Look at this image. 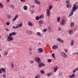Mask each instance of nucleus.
I'll list each match as a JSON object with an SVG mask.
<instances>
[{"label": "nucleus", "instance_id": "obj_28", "mask_svg": "<svg viewBox=\"0 0 78 78\" xmlns=\"http://www.w3.org/2000/svg\"><path fill=\"white\" fill-rule=\"evenodd\" d=\"M23 9L24 10H27L28 9V7L27 5H25L23 7Z\"/></svg>", "mask_w": 78, "mask_h": 78}, {"label": "nucleus", "instance_id": "obj_12", "mask_svg": "<svg viewBox=\"0 0 78 78\" xmlns=\"http://www.w3.org/2000/svg\"><path fill=\"white\" fill-rule=\"evenodd\" d=\"M74 42H75V41L74 40H72L71 41L70 43V45L71 46H73L74 44Z\"/></svg>", "mask_w": 78, "mask_h": 78}, {"label": "nucleus", "instance_id": "obj_18", "mask_svg": "<svg viewBox=\"0 0 78 78\" xmlns=\"http://www.w3.org/2000/svg\"><path fill=\"white\" fill-rule=\"evenodd\" d=\"M45 64L43 63H41L39 65V67H43V66H44Z\"/></svg>", "mask_w": 78, "mask_h": 78}, {"label": "nucleus", "instance_id": "obj_1", "mask_svg": "<svg viewBox=\"0 0 78 78\" xmlns=\"http://www.w3.org/2000/svg\"><path fill=\"white\" fill-rule=\"evenodd\" d=\"M14 40V38L11 36L9 35L7 37V41L8 42H11Z\"/></svg>", "mask_w": 78, "mask_h": 78}, {"label": "nucleus", "instance_id": "obj_46", "mask_svg": "<svg viewBox=\"0 0 78 78\" xmlns=\"http://www.w3.org/2000/svg\"><path fill=\"white\" fill-rule=\"evenodd\" d=\"M48 62H51V60L48 59Z\"/></svg>", "mask_w": 78, "mask_h": 78}, {"label": "nucleus", "instance_id": "obj_9", "mask_svg": "<svg viewBox=\"0 0 78 78\" xmlns=\"http://www.w3.org/2000/svg\"><path fill=\"white\" fill-rule=\"evenodd\" d=\"M46 13L48 16H50V10L47 9Z\"/></svg>", "mask_w": 78, "mask_h": 78}, {"label": "nucleus", "instance_id": "obj_13", "mask_svg": "<svg viewBox=\"0 0 78 78\" xmlns=\"http://www.w3.org/2000/svg\"><path fill=\"white\" fill-rule=\"evenodd\" d=\"M58 48V46L55 45H54L52 47V48H53V50H55V49H57Z\"/></svg>", "mask_w": 78, "mask_h": 78}, {"label": "nucleus", "instance_id": "obj_4", "mask_svg": "<svg viewBox=\"0 0 78 78\" xmlns=\"http://www.w3.org/2000/svg\"><path fill=\"white\" fill-rule=\"evenodd\" d=\"M76 9H76V5H74L72 8V12H74V11H75Z\"/></svg>", "mask_w": 78, "mask_h": 78}, {"label": "nucleus", "instance_id": "obj_7", "mask_svg": "<svg viewBox=\"0 0 78 78\" xmlns=\"http://www.w3.org/2000/svg\"><path fill=\"white\" fill-rule=\"evenodd\" d=\"M66 21H65L64 20H62L61 23V24L62 25H64L66 23Z\"/></svg>", "mask_w": 78, "mask_h": 78}, {"label": "nucleus", "instance_id": "obj_48", "mask_svg": "<svg viewBox=\"0 0 78 78\" xmlns=\"http://www.w3.org/2000/svg\"><path fill=\"white\" fill-rule=\"evenodd\" d=\"M76 72V71L75 69H74L73 71V73H75Z\"/></svg>", "mask_w": 78, "mask_h": 78}, {"label": "nucleus", "instance_id": "obj_2", "mask_svg": "<svg viewBox=\"0 0 78 78\" xmlns=\"http://www.w3.org/2000/svg\"><path fill=\"white\" fill-rule=\"evenodd\" d=\"M34 59L35 61L38 62V64H39L41 63V61L40 60V58L38 57H36L34 58Z\"/></svg>", "mask_w": 78, "mask_h": 78}, {"label": "nucleus", "instance_id": "obj_52", "mask_svg": "<svg viewBox=\"0 0 78 78\" xmlns=\"http://www.w3.org/2000/svg\"><path fill=\"white\" fill-rule=\"evenodd\" d=\"M62 73H59V75L60 76H62Z\"/></svg>", "mask_w": 78, "mask_h": 78}, {"label": "nucleus", "instance_id": "obj_6", "mask_svg": "<svg viewBox=\"0 0 78 78\" xmlns=\"http://www.w3.org/2000/svg\"><path fill=\"white\" fill-rule=\"evenodd\" d=\"M17 34V33L16 32H12L11 33H10L9 34V35L10 36H14V35H16Z\"/></svg>", "mask_w": 78, "mask_h": 78}, {"label": "nucleus", "instance_id": "obj_53", "mask_svg": "<svg viewBox=\"0 0 78 78\" xmlns=\"http://www.w3.org/2000/svg\"><path fill=\"white\" fill-rule=\"evenodd\" d=\"M6 2L7 3H9V0H6Z\"/></svg>", "mask_w": 78, "mask_h": 78}, {"label": "nucleus", "instance_id": "obj_39", "mask_svg": "<svg viewBox=\"0 0 78 78\" xmlns=\"http://www.w3.org/2000/svg\"><path fill=\"white\" fill-rule=\"evenodd\" d=\"M39 17L38 16H37L36 18V19L37 20H39Z\"/></svg>", "mask_w": 78, "mask_h": 78}, {"label": "nucleus", "instance_id": "obj_5", "mask_svg": "<svg viewBox=\"0 0 78 78\" xmlns=\"http://www.w3.org/2000/svg\"><path fill=\"white\" fill-rule=\"evenodd\" d=\"M37 51L39 53H43L44 51L42 48H39L37 50Z\"/></svg>", "mask_w": 78, "mask_h": 78}, {"label": "nucleus", "instance_id": "obj_20", "mask_svg": "<svg viewBox=\"0 0 78 78\" xmlns=\"http://www.w3.org/2000/svg\"><path fill=\"white\" fill-rule=\"evenodd\" d=\"M52 73H46V76H48V77H49V76H51V75H52Z\"/></svg>", "mask_w": 78, "mask_h": 78}, {"label": "nucleus", "instance_id": "obj_41", "mask_svg": "<svg viewBox=\"0 0 78 78\" xmlns=\"http://www.w3.org/2000/svg\"><path fill=\"white\" fill-rule=\"evenodd\" d=\"M5 30L6 31H10V30L9 29L7 28H5Z\"/></svg>", "mask_w": 78, "mask_h": 78}, {"label": "nucleus", "instance_id": "obj_44", "mask_svg": "<svg viewBox=\"0 0 78 78\" xmlns=\"http://www.w3.org/2000/svg\"><path fill=\"white\" fill-rule=\"evenodd\" d=\"M11 67L12 69H13V68H14V65L13 64H11Z\"/></svg>", "mask_w": 78, "mask_h": 78}, {"label": "nucleus", "instance_id": "obj_57", "mask_svg": "<svg viewBox=\"0 0 78 78\" xmlns=\"http://www.w3.org/2000/svg\"><path fill=\"white\" fill-rule=\"evenodd\" d=\"M76 71H77V70H78V68H77L76 69H75Z\"/></svg>", "mask_w": 78, "mask_h": 78}, {"label": "nucleus", "instance_id": "obj_30", "mask_svg": "<svg viewBox=\"0 0 78 78\" xmlns=\"http://www.w3.org/2000/svg\"><path fill=\"white\" fill-rule=\"evenodd\" d=\"M0 8H3V5L1 3H0Z\"/></svg>", "mask_w": 78, "mask_h": 78}, {"label": "nucleus", "instance_id": "obj_43", "mask_svg": "<svg viewBox=\"0 0 78 78\" xmlns=\"http://www.w3.org/2000/svg\"><path fill=\"white\" fill-rule=\"evenodd\" d=\"M7 17L8 19H11V15H7Z\"/></svg>", "mask_w": 78, "mask_h": 78}, {"label": "nucleus", "instance_id": "obj_10", "mask_svg": "<svg viewBox=\"0 0 78 78\" xmlns=\"http://www.w3.org/2000/svg\"><path fill=\"white\" fill-rule=\"evenodd\" d=\"M75 74H73L72 75L69 76V78H75Z\"/></svg>", "mask_w": 78, "mask_h": 78}, {"label": "nucleus", "instance_id": "obj_58", "mask_svg": "<svg viewBox=\"0 0 78 78\" xmlns=\"http://www.w3.org/2000/svg\"><path fill=\"white\" fill-rule=\"evenodd\" d=\"M32 8H34V5H33L31 6Z\"/></svg>", "mask_w": 78, "mask_h": 78}, {"label": "nucleus", "instance_id": "obj_19", "mask_svg": "<svg viewBox=\"0 0 78 78\" xmlns=\"http://www.w3.org/2000/svg\"><path fill=\"white\" fill-rule=\"evenodd\" d=\"M37 34L38 36H40V37H42V35H41V33L39 32H37Z\"/></svg>", "mask_w": 78, "mask_h": 78}, {"label": "nucleus", "instance_id": "obj_42", "mask_svg": "<svg viewBox=\"0 0 78 78\" xmlns=\"http://www.w3.org/2000/svg\"><path fill=\"white\" fill-rule=\"evenodd\" d=\"M52 56L55 59V54L53 53L52 54Z\"/></svg>", "mask_w": 78, "mask_h": 78}, {"label": "nucleus", "instance_id": "obj_45", "mask_svg": "<svg viewBox=\"0 0 78 78\" xmlns=\"http://www.w3.org/2000/svg\"><path fill=\"white\" fill-rule=\"evenodd\" d=\"M39 76L37 75L35 76V78H39Z\"/></svg>", "mask_w": 78, "mask_h": 78}, {"label": "nucleus", "instance_id": "obj_21", "mask_svg": "<svg viewBox=\"0 0 78 78\" xmlns=\"http://www.w3.org/2000/svg\"><path fill=\"white\" fill-rule=\"evenodd\" d=\"M22 23H21L20 24H19L18 25H17V28H18L19 27H20V28L21 27H22Z\"/></svg>", "mask_w": 78, "mask_h": 78}, {"label": "nucleus", "instance_id": "obj_25", "mask_svg": "<svg viewBox=\"0 0 78 78\" xmlns=\"http://www.w3.org/2000/svg\"><path fill=\"white\" fill-rule=\"evenodd\" d=\"M74 12H72V10L71 12L70 13L69 15V17H71V16L73 15Z\"/></svg>", "mask_w": 78, "mask_h": 78}, {"label": "nucleus", "instance_id": "obj_11", "mask_svg": "<svg viewBox=\"0 0 78 78\" xmlns=\"http://www.w3.org/2000/svg\"><path fill=\"white\" fill-rule=\"evenodd\" d=\"M18 15H16L15 17H14L13 19V22H14L16 21V20L17 19V18H18Z\"/></svg>", "mask_w": 78, "mask_h": 78}, {"label": "nucleus", "instance_id": "obj_35", "mask_svg": "<svg viewBox=\"0 0 78 78\" xmlns=\"http://www.w3.org/2000/svg\"><path fill=\"white\" fill-rule=\"evenodd\" d=\"M52 5H51L49 7V10H51V9H52Z\"/></svg>", "mask_w": 78, "mask_h": 78}, {"label": "nucleus", "instance_id": "obj_51", "mask_svg": "<svg viewBox=\"0 0 78 78\" xmlns=\"http://www.w3.org/2000/svg\"><path fill=\"white\" fill-rule=\"evenodd\" d=\"M21 1L22 2H25V0H21Z\"/></svg>", "mask_w": 78, "mask_h": 78}, {"label": "nucleus", "instance_id": "obj_17", "mask_svg": "<svg viewBox=\"0 0 78 78\" xmlns=\"http://www.w3.org/2000/svg\"><path fill=\"white\" fill-rule=\"evenodd\" d=\"M27 33L29 35H31V34H32V32L30 31L29 30H27Z\"/></svg>", "mask_w": 78, "mask_h": 78}, {"label": "nucleus", "instance_id": "obj_62", "mask_svg": "<svg viewBox=\"0 0 78 78\" xmlns=\"http://www.w3.org/2000/svg\"><path fill=\"white\" fill-rule=\"evenodd\" d=\"M76 53H73V55H76Z\"/></svg>", "mask_w": 78, "mask_h": 78}, {"label": "nucleus", "instance_id": "obj_60", "mask_svg": "<svg viewBox=\"0 0 78 78\" xmlns=\"http://www.w3.org/2000/svg\"><path fill=\"white\" fill-rule=\"evenodd\" d=\"M61 28L60 27H59V28H58V30H59V31H61Z\"/></svg>", "mask_w": 78, "mask_h": 78}, {"label": "nucleus", "instance_id": "obj_49", "mask_svg": "<svg viewBox=\"0 0 78 78\" xmlns=\"http://www.w3.org/2000/svg\"><path fill=\"white\" fill-rule=\"evenodd\" d=\"M29 50L30 51H32V48H29Z\"/></svg>", "mask_w": 78, "mask_h": 78}, {"label": "nucleus", "instance_id": "obj_55", "mask_svg": "<svg viewBox=\"0 0 78 78\" xmlns=\"http://www.w3.org/2000/svg\"><path fill=\"white\" fill-rule=\"evenodd\" d=\"M65 51H66V53H67V50L65 49Z\"/></svg>", "mask_w": 78, "mask_h": 78}, {"label": "nucleus", "instance_id": "obj_26", "mask_svg": "<svg viewBox=\"0 0 78 78\" xmlns=\"http://www.w3.org/2000/svg\"><path fill=\"white\" fill-rule=\"evenodd\" d=\"M38 23L39 24H43L44 23V22L43 21L40 20L38 21Z\"/></svg>", "mask_w": 78, "mask_h": 78}, {"label": "nucleus", "instance_id": "obj_61", "mask_svg": "<svg viewBox=\"0 0 78 78\" xmlns=\"http://www.w3.org/2000/svg\"><path fill=\"white\" fill-rule=\"evenodd\" d=\"M30 55H32V53H31V52H30Z\"/></svg>", "mask_w": 78, "mask_h": 78}, {"label": "nucleus", "instance_id": "obj_40", "mask_svg": "<svg viewBox=\"0 0 78 78\" xmlns=\"http://www.w3.org/2000/svg\"><path fill=\"white\" fill-rule=\"evenodd\" d=\"M30 64H33L34 63V61L33 60H30Z\"/></svg>", "mask_w": 78, "mask_h": 78}, {"label": "nucleus", "instance_id": "obj_8", "mask_svg": "<svg viewBox=\"0 0 78 78\" xmlns=\"http://www.w3.org/2000/svg\"><path fill=\"white\" fill-rule=\"evenodd\" d=\"M34 2L35 3L37 4V5H41V2L38 0H34Z\"/></svg>", "mask_w": 78, "mask_h": 78}, {"label": "nucleus", "instance_id": "obj_64", "mask_svg": "<svg viewBox=\"0 0 78 78\" xmlns=\"http://www.w3.org/2000/svg\"><path fill=\"white\" fill-rule=\"evenodd\" d=\"M76 55H78V52L76 53Z\"/></svg>", "mask_w": 78, "mask_h": 78}, {"label": "nucleus", "instance_id": "obj_56", "mask_svg": "<svg viewBox=\"0 0 78 78\" xmlns=\"http://www.w3.org/2000/svg\"><path fill=\"white\" fill-rule=\"evenodd\" d=\"M76 8L77 9H78V5H77L76 6Z\"/></svg>", "mask_w": 78, "mask_h": 78}, {"label": "nucleus", "instance_id": "obj_50", "mask_svg": "<svg viewBox=\"0 0 78 78\" xmlns=\"http://www.w3.org/2000/svg\"><path fill=\"white\" fill-rule=\"evenodd\" d=\"M4 54L5 55H8V52H5Z\"/></svg>", "mask_w": 78, "mask_h": 78}, {"label": "nucleus", "instance_id": "obj_38", "mask_svg": "<svg viewBox=\"0 0 78 78\" xmlns=\"http://www.w3.org/2000/svg\"><path fill=\"white\" fill-rule=\"evenodd\" d=\"M12 28H13V29H17V27L16 26V27L15 26H13L12 27Z\"/></svg>", "mask_w": 78, "mask_h": 78}, {"label": "nucleus", "instance_id": "obj_54", "mask_svg": "<svg viewBox=\"0 0 78 78\" xmlns=\"http://www.w3.org/2000/svg\"><path fill=\"white\" fill-rule=\"evenodd\" d=\"M5 76H6V75L5 74H4L3 75V78H5Z\"/></svg>", "mask_w": 78, "mask_h": 78}, {"label": "nucleus", "instance_id": "obj_59", "mask_svg": "<svg viewBox=\"0 0 78 78\" xmlns=\"http://www.w3.org/2000/svg\"><path fill=\"white\" fill-rule=\"evenodd\" d=\"M2 73V70L0 69V74Z\"/></svg>", "mask_w": 78, "mask_h": 78}, {"label": "nucleus", "instance_id": "obj_22", "mask_svg": "<svg viewBox=\"0 0 78 78\" xmlns=\"http://www.w3.org/2000/svg\"><path fill=\"white\" fill-rule=\"evenodd\" d=\"M28 25L32 27V26H33V23L30 22V21H29L28 23Z\"/></svg>", "mask_w": 78, "mask_h": 78}, {"label": "nucleus", "instance_id": "obj_33", "mask_svg": "<svg viewBox=\"0 0 78 78\" xmlns=\"http://www.w3.org/2000/svg\"><path fill=\"white\" fill-rule=\"evenodd\" d=\"M40 72L42 73V74H44V73H45V72H44V71L43 70H41L40 71Z\"/></svg>", "mask_w": 78, "mask_h": 78}, {"label": "nucleus", "instance_id": "obj_29", "mask_svg": "<svg viewBox=\"0 0 78 78\" xmlns=\"http://www.w3.org/2000/svg\"><path fill=\"white\" fill-rule=\"evenodd\" d=\"M10 7L12 9H14V6L13 5H10Z\"/></svg>", "mask_w": 78, "mask_h": 78}, {"label": "nucleus", "instance_id": "obj_15", "mask_svg": "<svg viewBox=\"0 0 78 78\" xmlns=\"http://www.w3.org/2000/svg\"><path fill=\"white\" fill-rule=\"evenodd\" d=\"M58 41L60 42H61L62 43H63L64 42V41L61 40V39L58 38L57 39Z\"/></svg>", "mask_w": 78, "mask_h": 78}, {"label": "nucleus", "instance_id": "obj_47", "mask_svg": "<svg viewBox=\"0 0 78 78\" xmlns=\"http://www.w3.org/2000/svg\"><path fill=\"white\" fill-rule=\"evenodd\" d=\"M70 2V0H68L66 1V3H68Z\"/></svg>", "mask_w": 78, "mask_h": 78}, {"label": "nucleus", "instance_id": "obj_31", "mask_svg": "<svg viewBox=\"0 0 78 78\" xmlns=\"http://www.w3.org/2000/svg\"><path fill=\"white\" fill-rule=\"evenodd\" d=\"M1 70L2 72H5V68H2Z\"/></svg>", "mask_w": 78, "mask_h": 78}, {"label": "nucleus", "instance_id": "obj_34", "mask_svg": "<svg viewBox=\"0 0 78 78\" xmlns=\"http://www.w3.org/2000/svg\"><path fill=\"white\" fill-rule=\"evenodd\" d=\"M60 18L59 17L57 18V21L58 22H60Z\"/></svg>", "mask_w": 78, "mask_h": 78}, {"label": "nucleus", "instance_id": "obj_24", "mask_svg": "<svg viewBox=\"0 0 78 78\" xmlns=\"http://www.w3.org/2000/svg\"><path fill=\"white\" fill-rule=\"evenodd\" d=\"M58 69V68L56 66V67H55L54 68V72H56V71H57V70Z\"/></svg>", "mask_w": 78, "mask_h": 78}, {"label": "nucleus", "instance_id": "obj_37", "mask_svg": "<svg viewBox=\"0 0 78 78\" xmlns=\"http://www.w3.org/2000/svg\"><path fill=\"white\" fill-rule=\"evenodd\" d=\"M47 29H44L43 30V31L45 33V32H46L47 31Z\"/></svg>", "mask_w": 78, "mask_h": 78}, {"label": "nucleus", "instance_id": "obj_16", "mask_svg": "<svg viewBox=\"0 0 78 78\" xmlns=\"http://www.w3.org/2000/svg\"><path fill=\"white\" fill-rule=\"evenodd\" d=\"M75 26V23H70V26L71 28H72V27H73Z\"/></svg>", "mask_w": 78, "mask_h": 78}, {"label": "nucleus", "instance_id": "obj_27", "mask_svg": "<svg viewBox=\"0 0 78 78\" xmlns=\"http://www.w3.org/2000/svg\"><path fill=\"white\" fill-rule=\"evenodd\" d=\"M48 30L49 32H51V27H50L48 26Z\"/></svg>", "mask_w": 78, "mask_h": 78}, {"label": "nucleus", "instance_id": "obj_23", "mask_svg": "<svg viewBox=\"0 0 78 78\" xmlns=\"http://www.w3.org/2000/svg\"><path fill=\"white\" fill-rule=\"evenodd\" d=\"M66 7L68 8H71V5L69 3H68L66 4Z\"/></svg>", "mask_w": 78, "mask_h": 78}, {"label": "nucleus", "instance_id": "obj_63", "mask_svg": "<svg viewBox=\"0 0 78 78\" xmlns=\"http://www.w3.org/2000/svg\"><path fill=\"white\" fill-rule=\"evenodd\" d=\"M40 24V25H39L40 27H41V24Z\"/></svg>", "mask_w": 78, "mask_h": 78}, {"label": "nucleus", "instance_id": "obj_14", "mask_svg": "<svg viewBox=\"0 0 78 78\" xmlns=\"http://www.w3.org/2000/svg\"><path fill=\"white\" fill-rule=\"evenodd\" d=\"M68 33L69 35H71L73 34V31L72 30H70L68 31Z\"/></svg>", "mask_w": 78, "mask_h": 78}, {"label": "nucleus", "instance_id": "obj_36", "mask_svg": "<svg viewBox=\"0 0 78 78\" xmlns=\"http://www.w3.org/2000/svg\"><path fill=\"white\" fill-rule=\"evenodd\" d=\"M6 25H7L8 26H9V24H10V23L9 22H6L5 23Z\"/></svg>", "mask_w": 78, "mask_h": 78}, {"label": "nucleus", "instance_id": "obj_3", "mask_svg": "<svg viewBox=\"0 0 78 78\" xmlns=\"http://www.w3.org/2000/svg\"><path fill=\"white\" fill-rule=\"evenodd\" d=\"M61 55L62 57H63V58H67L68 57V56H67L64 52H62L61 53Z\"/></svg>", "mask_w": 78, "mask_h": 78}, {"label": "nucleus", "instance_id": "obj_32", "mask_svg": "<svg viewBox=\"0 0 78 78\" xmlns=\"http://www.w3.org/2000/svg\"><path fill=\"white\" fill-rule=\"evenodd\" d=\"M44 15H41L40 16L39 18L40 19H42V18H44Z\"/></svg>", "mask_w": 78, "mask_h": 78}]
</instances>
